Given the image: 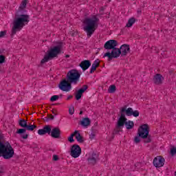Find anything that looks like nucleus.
Segmentation results:
<instances>
[{"instance_id":"6e6552de","label":"nucleus","mask_w":176,"mask_h":176,"mask_svg":"<svg viewBox=\"0 0 176 176\" xmlns=\"http://www.w3.org/2000/svg\"><path fill=\"white\" fill-rule=\"evenodd\" d=\"M36 129V125L33 124V125H28L26 126V129H19L16 131V134H20L21 138L23 140H27L28 138V134H24L27 130L28 131H34Z\"/></svg>"},{"instance_id":"f704fd0d","label":"nucleus","mask_w":176,"mask_h":176,"mask_svg":"<svg viewBox=\"0 0 176 176\" xmlns=\"http://www.w3.org/2000/svg\"><path fill=\"white\" fill-rule=\"evenodd\" d=\"M6 30L0 32V38H4L5 36L6 35Z\"/></svg>"},{"instance_id":"5701e85b","label":"nucleus","mask_w":176,"mask_h":176,"mask_svg":"<svg viewBox=\"0 0 176 176\" xmlns=\"http://www.w3.org/2000/svg\"><path fill=\"white\" fill-rule=\"evenodd\" d=\"M122 127L123 126H119V121H118L116 127L114 129V131H113V134H114V135L119 134V133H120V131H123V130L122 129Z\"/></svg>"},{"instance_id":"7ed1b4c3","label":"nucleus","mask_w":176,"mask_h":176,"mask_svg":"<svg viewBox=\"0 0 176 176\" xmlns=\"http://www.w3.org/2000/svg\"><path fill=\"white\" fill-rule=\"evenodd\" d=\"M61 49H63V43H58V45L51 48L48 51V54L41 60V64H45V63H47V61L52 60L54 57H57L61 53Z\"/></svg>"},{"instance_id":"dca6fc26","label":"nucleus","mask_w":176,"mask_h":176,"mask_svg":"<svg viewBox=\"0 0 176 176\" xmlns=\"http://www.w3.org/2000/svg\"><path fill=\"white\" fill-rule=\"evenodd\" d=\"M164 78L160 74H157L153 78V82L155 85H162L163 83Z\"/></svg>"},{"instance_id":"2eb2a0df","label":"nucleus","mask_w":176,"mask_h":176,"mask_svg":"<svg viewBox=\"0 0 176 176\" xmlns=\"http://www.w3.org/2000/svg\"><path fill=\"white\" fill-rule=\"evenodd\" d=\"M50 135L52 138H60L61 130L58 127H54L52 129Z\"/></svg>"},{"instance_id":"79ce46f5","label":"nucleus","mask_w":176,"mask_h":176,"mask_svg":"<svg viewBox=\"0 0 176 176\" xmlns=\"http://www.w3.org/2000/svg\"><path fill=\"white\" fill-rule=\"evenodd\" d=\"M44 120H45V122H49V118H45V119H44Z\"/></svg>"},{"instance_id":"ea45409f","label":"nucleus","mask_w":176,"mask_h":176,"mask_svg":"<svg viewBox=\"0 0 176 176\" xmlns=\"http://www.w3.org/2000/svg\"><path fill=\"white\" fill-rule=\"evenodd\" d=\"M74 96L72 95H70L67 97V100H71V98H73Z\"/></svg>"},{"instance_id":"4c0bfd02","label":"nucleus","mask_w":176,"mask_h":176,"mask_svg":"<svg viewBox=\"0 0 176 176\" xmlns=\"http://www.w3.org/2000/svg\"><path fill=\"white\" fill-rule=\"evenodd\" d=\"M48 118L50 120H54V116L52 115V114H48Z\"/></svg>"},{"instance_id":"de8ad7c7","label":"nucleus","mask_w":176,"mask_h":176,"mask_svg":"<svg viewBox=\"0 0 176 176\" xmlns=\"http://www.w3.org/2000/svg\"><path fill=\"white\" fill-rule=\"evenodd\" d=\"M138 13H141V10H138Z\"/></svg>"},{"instance_id":"c9c22d12","label":"nucleus","mask_w":176,"mask_h":176,"mask_svg":"<svg viewBox=\"0 0 176 176\" xmlns=\"http://www.w3.org/2000/svg\"><path fill=\"white\" fill-rule=\"evenodd\" d=\"M75 112V108L74 107L69 109V115H72Z\"/></svg>"},{"instance_id":"f3484780","label":"nucleus","mask_w":176,"mask_h":176,"mask_svg":"<svg viewBox=\"0 0 176 176\" xmlns=\"http://www.w3.org/2000/svg\"><path fill=\"white\" fill-rule=\"evenodd\" d=\"M97 160H98V154L93 153L91 156L88 158V163L94 166L97 163Z\"/></svg>"},{"instance_id":"37998d69","label":"nucleus","mask_w":176,"mask_h":176,"mask_svg":"<svg viewBox=\"0 0 176 176\" xmlns=\"http://www.w3.org/2000/svg\"><path fill=\"white\" fill-rule=\"evenodd\" d=\"M65 58H69V54H67V55L65 56Z\"/></svg>"},{"instance_id":"a18cd8bd","label":"nucleus","mask_w":176,"mask_h":176,"mask_svg":"<svg viewBox=\"0 0 176 176\" xmlns=\"http://www.w3.org/2000/svg\"><path fill=\"white\" fill-rule=\"evenodd\" d=\"M63 98V94L59 95V98Z\"/></svg>"},{"instance_id":"20e7f679","label":"nucleus","mask_w":176,"mask_h":176,"mask_svg":"<svg viewBox=\"0 0 176 176\" xmlns=\"http://www.w3.org/2000/svg\"><path fill=\"white\" fill-rule=\"evenodd\" d=\"M149 135V125L147 124H142L138 129V135L135 137L134 142L135 144H140L141 142V138H148Z\"/></svg>"},{"instance_id":"a878e982","label":"nucleus","mask_w":176,"mask_h":176,"mask_svg":"<svg viewBox=\"0 0 176 176\" xmlns=\"http://www.w3.org/2000/svg\"><path fill=\"white\" fill-rule=\"evenodd\" d=\"M44 131L45 134L50 135L52 133V126L50 125H45L43 127Z\"/></svg>"},{"instance_id":"39448f33","label":"nucleus","mask_w":176,"mask_h":176,"mask_svg":"<svg viewBox=\"0 0 176 176\" xmlns=\"http://www.w3.org/2000/svg\"><path fill=\"white\" fill-rule=\"evenodd\" d=\"M66 79H67L69 83L78 85V82L80 79V73L76 69H72L67 72Z\"/></svg>"},{"instance_id":"72a5a7b5","label":"nucleus","mask_w":176,"mask_h":176,"mask_svg":"<svg viewBox=\"0 0 176 176\" xmlns=\"http://www.w3.org/2000/svg\"><path fill=\"white\" fill-rule=\"evenodd\" d=\"M144 140V142L146 144H148V142H151V137L149 135L147 136V138H143Z\"/></svg>"},{"instance_id":"423d86ee","label":"nucleus","mask_w":176,"mask_h":176,"mask_svg":"<svg viewBox=\"0 0 176 176\" xmlns=\"http://www.w3.org/2000/svg\"><path fill=\"white\" fill-rule=\"evenodd\" d=\"M124 125L127 130H131V129L134 127V122L131 120L127 122L126 114L122 113L120 118L118 119V127H124Z\"/></svg>"},{"instance_id":"f8f14e48","label":"nucleus","mask_w":176,"mask_h":176,"mask_svg":"<svg viewBox=\"0 0 176 176\" xmlns=\"http://www.w3.org/2000/svg\"><path fill=\"white\" fill-rule=\"evenodd\" d=\"M118 46V41L116 40H109L104 43V48L106 50H111L115 49Z\"/></svg>"},{"instance_id":"cd10ccee","label":"nucleus","mask_w":176,"mask_h":176,"mask_svg":"<svg viewBox=\"0 0 176 176\" xmlns=\"http://www.w3.org/2000/svg\"><path fill=\"white\" fill-rule=\"evenodd\" d=\"M115 91H116V86H115V85H111L108 89V92L113 94Z\"/></svg>"},{"instance_id":"393cba45","label":"nucleus","mask_w":176,"mask_h":176,"mask_svg":"<svg viewBox=\"0 0 176 176\" xmlns=\"http://www.w3.org/2000/svg\"><path fill=\"white\" fill-rule=\"evenodd\" d=\"M76 134H78V131H75L73 133H72L70 136L67 138V141H69V142H71V143L75 142V140H74V137H75Z\"/></svg>"},{"instance_id":"473e14b6","label":"nucleus","mask_w":176,"mask_h":176,"mask_svg":"<svg viewBox=\"0 0 176 176\" xmlns=\"http://www.w3.org/2000/svg\"><path fill=\"white\" fill-rule=\"evenodd\" d=\"M5 173V168L3 166L0 165V176H2V174Z\"/></svg>"},{"instance_id":"aec40b11","label":"nucleus","mask_w":176,"mask_h":176,"mask_svg":"<svg viewBox=\"0 0 176 176\" xmlns=\"http://www.w3.org/2000/svg\"><path fill=\"white\" fill-rule=\"evenodd\" d=\"M98 67H100V60L98 59L96 60L92 64L89 74H93L97 69Z\"/></svg>"},{"instance_id":"4468645a","label":"nucleus","mask_w":176,"mask_h":176,"mask_svg":"<svg viewBox=\"0 0 176 176\" xmlns=\"http://www.w3.org/2000/svg\"><path fill=\"white\" fill-rule=\"evenodd\" d=\"M88 88L89 87L87 85H83L82 88L77 91L76 93V100H77V101H79V100L82 98V96H83L84 92L86 91Z\"/></svg>"},{"instance_id":"f03ea898","label":"nucleus","mask_w":176,"mask_h":176,"mask_svg":"<svg viewBox=\"0 0 176 176\" xmlns=\"http://www.w3.org/2000/svg\"><path fill=\"white\" fill-rule=\"evenodd\" d=\"M85 26L83 30L87 32L88 38H90L91 35L94 34L96 29L98 27V23H100V19L97 15H94L91 18H86L84 20Z\"/></svg>"},{"instance_id":"c03bdc74","label":"nucleus","mask_w":176,"mask_h":176,"mask_svg":"<svg viewBox=\"0 0 176 176\" xmlns=\"http://www.w3.org/2000/svg\"><path fill=\"white\" fill-rule=\"evenodd\" d=\"M80 115H83V111H80Z\"/></svg>"},{"instance_id":"49530a36","label":"nucleus","mask_w":176,"mask_h":176,"mask_svg":"<svg viewBox=\"0 0 176 176\" xmlns=\"http://www.w3.org/2000/svg\"><path fill=\"white\" fill-rule=\"evenodd\" d=\"M97 124H98V123L97 122H96L94 124V126H97Z\"/></svg>"},{"instance_id":"2f4dec72","label":"nucleus","mask_w":176,"mask_h":176,"mask_svg":"<svg viewBox=\"0 0 176 176\" xmlns=\"http://www.w3.org/2000/svg\"><path fill=\"white\" fill-rule=\"evenodd\" d=\"M6 57L3 55H0V64H3L5 63Z\"/></svg>"},{"instance_id":"c756f323","label":"nucleus","mask_w":176,"mask_h":176,"mask_svg":"<svg viewBox=\"0 0 176 176\" xmlns=\"http://www.w3.org/2000/svg\"><path fill=\"white\" fill-rule=\"evenodd\" d=\"M38 135H45V134H46V133L45 132V129H43V128L42 129H39L38 131Z\"/></svg>"},{"instance_id":"9d476101","label":"nucleus","mask_w":176,"mask_h":176,"mask_svg":"<svg viewBox=\"0 0 176 176\" xmlns=\"http://www.w3.org/2000/svg\"><path fill=\"white\" fill-rule=\"evenodd\" d=\"M72 84L68 81V79L65 78L62 81H60V84L58 85V87L62 91H69L71 89H72Z\"/></svg>"},{"instance_id":"4be33fe9","label":"nucleus","mask_w":176,"mask_h":176,"mask_svg":"<svg viewBox=\"0 0 176 176\" xmlns=\"http://www.w3.org/2000/svg\"><path fill=\"white\" fill-rule=\"evenodd\" d=\"M76 140L78 141V142H80V144H83V142H85L83 136L80 135L79 131H77V133H76Z\"/></svg>"},{"instance_id":"c85d7f7f","label":"nucleus","mask_w":176,"mask_h":176,"mask_svg":"<svg viewBox=\"0 0 176 176\" xmlns=\"http://www.w3.org/2000/svg\"><path fill=\"white\" fill-rule=\"evenodd\" d=\"M58 98H60V96H57V95H54V96H52L51 98H50V101L52 102H54V101H57V100H58Z\"/></svg>"},{"instance_id":"bb28decb","label":"nucleus","mask_w":176,"mask_h":176,"mask_svg":"<svg viewBox=\"0 0 176 176\" xmlns=\"http://www.w3.org/2000/svg\"><path fill=\"white\" fill-rule=\"evenodd\" d=\"M19 124L21 126V127H23V129H26L27 126L28 125L27 124V120L24 119L19 120Z\"/></svg>"},{"instance_id":"a19ab883","label":"nucleus","mask_w":176,"mask_h":176,"mask_svg":"<svg viewBox=\"0 0 176 176\" xmlns=\"http://www.w3.org/2000/svg\"><path fill=\"white\" fill-rule=\"evenodd\" d=\"M56 112H57L56 110H53V111H52V113H53L54 115H57V113H56Z\"/></svg>"},{"instance_id":"412c9836","label":"nucleus","mask_w":176,"mask_h":176,"mask_svg":"<svg viewBox=\"0 0 176 176\" xmlns=\"http://www.w3.org/2000/svg\"><path fill=\"white\" fill-rule=\"evenodd\" d=\"M90 123H91V121L89 118H83L81 121V125L84 127H87V126H90Z\"/></svg>"},{"instance_id":"6ab92c4d","label":"nucleus","mask_w":176,"mask_h":176,"mask_svg":"<svg viewBox=\"0 0 176 176\" xmlns=\"http://www.w3.org/2000/svg\"><path fill=\"white\" fill-rule=\"evenodd\" d=\"M121 56H127V53L130 52V45L124 44L120 47Z\"/></svg>"},{"instance_id":"1a4fd4ad","label":"nucleus","mask_w":176,"mask_h":176,"mask_svg":"<svg viewBox=\"0 0 176 176\" xmlns=\"http://www.w3.org/2000/svg\"><path fill=\"white\" fill-rule=\"evenodd\" d=\"M122 54V51L118 48L115 47L112 50L111 52H107L104 54V57H108V61H111L112 58H118Z\"/></svg>"},{"instance_id":"9b49d317","label":"nucleus","mask_w":176,"mask_h":176,"mask_svg":"<svg viewBox=\"0 0 176 176\" xmlns=\"http://www.w3.org/2000/svg\"><path fill=\"white\" fill-rule=\"evenodd\" d=\"M81 153L82 148H80V146H79V145L74 144L73 146H72L70 153L72 157H74V159H76V157H79V156H80Z\"/></svg>"},{"instance_id":"b1692460","label":"nucleus","mask_w":176,"mask_h":176,"mask_svg":"<svg viewBox=\"0 0 176 176\" xmlns=\"http://www.w3.org/2000/svg\"><path fill=\"white\" fill-rule=\"evenodd\" d=\"M134 23H135V18H130L128 21V23H126V27L130 28V27H133V24H134Z\"/></svg>"},{"instance_id":"0eeeda50","label":"nucleus","mask_w":176,"mask_h":176,"mask_svg":"<svg viewBox=\"0 0 176 176\" xmlns=\"http://www.w3.org/2000/svg\"><path fill=\"white\" fill-rule=\"evenodd\" d=\"M120 114L126 113V116H134V118H138L140 116V111L138 110H133V108L129 107L127 109V106H124L120 110Z\"/></svg>"},{"instance_id":"a211bd4d","label":"nucleus","mask_w":176,"mask_h":176,"mask_svg":"<svg viewBox=\"0 0 176 176\" xmlns=\"http://www.w3.org/2000/svg\"><path fill=\"white\" fill-rule=\"evenodd\" d=\"M91 65V63L89 60H85L80 63V68H82V71H86V69H89Z\"/></svg>"},{"instance_id":"f257e3e1","label":"nucleus","mask_w":176,"mask_h":176,"mask_svg":"<svg viewBox=\"0 0 176 176\" xmlns=\"http://www.w3.org/2000/svg\"><path fill=\"white\" fill-rule=\"evenodd\" d=\"M27 2L28 0H23L12 22V28L11 31V37L13 38L18 31H21L26 24L30 23V16L24 14L25 13V8H27Z\"/></svg>"},{"instance_id":"e433bc0d","label":"nucleus","mask_w":176,"mask_h":176,"mask_svg":"<svg viewBox=\"0 0 176 176\" xmlns=\"http://www.w3.org/2000/svg\"><path fill=\"white\" fill-rule=\"evenodd\" d=\"M53 160H54V162H57V160H58V155H53Z\"/></svg>"},{"instance_id":"ddd939ff","label":"nucleus","mask_w":176,"mask_h":176,"mask_svg":"<svg viewBox=\"0 0 176 176\" xmlns=\"http://www.w3.org/2000/svg\"><path fill=\"white\" fill-rule=\"evenodd\" d=\"M166 160L162 156H157L153 160V164L156 168L163 167Z\"/></svg>"},{"instance_id":"7c9ffc66","label":"nucleus","mask_w":176,"mask_h":176,"mask_svg":"<svg viewBox=\"0 0 176 176\" xmlns=\"http://www.w3.org/2000/svg\"><path fill=\"white\" fill-rule=\"evenodd\" d=\"M170 155H171V156H175V155H176V148L175 147H173L170 149Z\"/></svg>"},{"instance_id":"58836bf2","label":"nucleus","mask_w":176,"mask_h":176,"mask_svg":"<svg viewBox=\"0 0 176 176\" xmlns=\"http://www.w3.org/2000/svg\"><path fill=\"white\" fill-rule=\"evenodd\" d=\"M95 137H96V134H94V133H91L89 135L90 140H94Z\"/></svg>"}]
</instances>
